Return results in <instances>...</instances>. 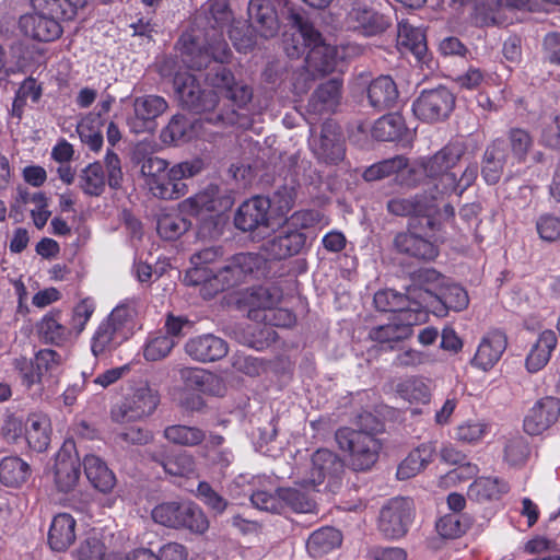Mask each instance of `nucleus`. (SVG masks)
<instances>
[{
    "mask_svg": "<svg viewBox=\"0 0 560 560\" xmlns=\"http://www.w3.org/2000/svg\"><path fill=\"white\" fill-rule=\"evenodd\" d=\"M412 502L406 498H393L380 510L377 518L378 530L388 539L404 537L413 521Z\"/></svg>",
    "mask_w": 560,
    "mask_h": 560,
    "instance_id": "9d476101",
    "label": "nucleus"
},
{
    "mask_svg": "<svg viewBox=\"0 0 560 560\" xmlns=\"http://www.w3.org/2000/svg\"><path fill=\"white\" fill-rule=\"evenodd\" d=\"M508 159L505 141L502 139H495L486 149L481 175L488 184L493 185L500 180Z\"/></svg>",
    "mask_w": 560,
    "mask_h": 560,
    "instance_id": "c9c22d12",
    "label": "nucleus"
},
{
    "mask_svg": "<svg viewBox=\"0 0 560 560\" xmlns=\"http://www.w3.org/2000/svg\"><path fill=\"white\" fill-rule=\"evenodd\" d=\"M155 523L171 528H186L202 534L209 528V522L202 510L189 501L163 502L152 510Z\"/></svg>",
    "mask_w": 560,
    "mask_h": 560,
    "instance_id": "39448f33",
    "label": "nucleus"
},
{
    "mask_svg": "<svg viewBox=\"0 0 560 560\" xmlns=\"http://www.w3.org/2000/svg\"><path fill=\"white\" fill-rule=\"evenodd\" d=\"M419 299H409L406 301L404 308H400L395 316L399 326H404L408 330V338L412 335V328L416 325L423 323L427 319V312L424 308L431 305H418Z\"/></svg>",
    "mask_w": 560,
    "mask_h": 560,
    "instance_id": "13d9d810",
    "label": "nucleus"
},
{
    "mask_svg": "<svg viewBox=\"0 0 560 560\" xmlns=\"http://www.w3.org/2000/svg\"><path fill=\"white\" fill-rule=\"evenodd\" d=\"M282 299V291L277 285H260L252 288L246 296L248 316L259 320L261 315L277 306Z\"/></svg>",
    "mask_w": 560,
    "mask_h": 560,
    "instance_id": "c756f323",
    "label": "nucleus"
},
{
    "mask_svg": "<svg viewBox=\"0 0 560 560\" xmlns=\"http://www.w3.org/2000/svg\"><path fill=\"white\" fill-rule=\"evenodd\" d=\"M175 345L176 341L170 336H151L143 346V357L147 361L162 360L171 353Z\"/></svg>",
    "mask_w": 560,
    "mask_h": 560,
    "instance_id": "69168bd1",
    "label": "nucleus"
},
{
    "mask_svg": "<svg viewBox=\"0 0 560 560\" xmlns=\"http://www.w3.org/2000/svg\"><path fill=\"white\" fill-rule=\"evenodd\" d=\"M223 63L214 62L206 74V81L213 88L224 90L228 98L238 107H243L250 102L253 90L245 83L236 82L232 72Z\"/></svg>",
    "mask_w": 560,
    "mask_h": 560,
    "instance_id": "2eb2a0df",
    "label": "nucleus"
},
{
    "mask_svg": "<svg viewBox=\"0 0 560 560\" xmlns=\"http://www.w3.org/2000/svg\"><path fill=\"white\" fill-rule=\"evenodd\" d=\"M199 121H191L182 115H175L162 131V140L165 143L185 142L194 138Z\"/></svg>",
    "mask_w": 560,
    "mask_h": 560,
    "instance_id": "8fccbe9b",
    "label": "nucleus"
},
{
    "mask_svg": "<svg viewBox=\"0 0 560 560\" xmlns=\"http://www.w3.org/2000/svg\"><path fill=\"white\" fill-rule=\"evenodd\" d=\"M395 247L404 254L424 260H432L439 255L438 246L415 233H399L394 240Z\"/></svg>",
    "mask_w": 560,
    "mask_h": 560,
    "instance_id": "e433bc0d",
    "label": "nucleus"
},
{
    "mask_svg": "<svg viewBox=\"0 0 560 560\" xmlns=\"http://www.w3.org/2000/svg\"><path fill=\"white\" fill-rule=\"evenodd\" d=\"M345 465L341 458L327 448L317 450L311 459L308 476L302 486L318 487L326 482L325 489L335 492L340 483Z\"/></svg>",
    "mask_w": 560,
    "mask_h": 560,
    "instance_id": "1a4fd4ad",
    "label": "nucleus"
},
{
    "mask_svg": "<svg viewBox=\"0 0 560 560\" xmlns=\"http://www.w3.org/2000/svg\"><path fill=\"white\" fill-rule=\"evenodd\" d=\"M349 28L360 30L365 35H375L389 26V19L374 10L365 0H354L346 15Z\"/></svg>",
    "mask_w": 560,
    "mask_h": 560,
    "instance_id": "4468645a",
    "label": "nucleus"
},
{
    "mask_svg": "<svg viewBox=\"0 0 560 560\" xmlns=\"http://www.w3.org/2000/svg\"><path fill=\"white\" fill-rule=\"evenodd\" d=\"M468 303V294L462 287L445 283L430 305L434 315L444 317L450 311L460 312L465 310Z\"/></svg>",
    "mask_w": 560,
    "mask_h": 560,
    "instance_id": "7c9ffc66",
    "label": "nucleus"
},
{
    "mask_svg": "<svg viewBox=\"0 0 560 560\" xmlns=\"http://www.w3.org/2000/svg\"><path fill=\"white\" fill-rule=\"evenodd\" d=\"M397 393L411 404H427L430 400V388L420 377L404 380L397 385Z\"/></svg>",
    "mask_w": 560,
    "mask_h": 560,
    "instance_id": "bf43d9fd",
    "label": "nucleus"
},
{
    "mask_svg": "<svg viewBox=\"0 0 560 560\" xmlns=\"http://www.w3.org/2000/svg\"><path fill=\"white\" fill-rule=\"evenodd\" d=\"M262 258L253 253H240L231 257L224 266L214 271L208 282V289L213 293L226 290L244 282L248 276L258 270Z\"/></svg>",
    "mask_w": 560,
    "mask_h": 560,
    "instance_id": "6e6552de",
    "label": "nucleus"
},
{
    "mask_svg": "<svg viewBox=\"0 0 560 560\" xmlns=\"http://www.w3.org/2000/svg\"><path fill=\"white\" fill-rule=\"evenodd\" d=\"M341 533L334 527H323L314 533L307 539L306 548L311 556L322 557L332 551L341 545Z\"/></svg>",
    "mask_w": 560,
    "mask_h": 560,
    "instance_id": "49530a36",
    "label": "nucleus"
},
{
    "mask_svg": "<svg viewBox=\"0 0 560 560\" xmlns=\"http://www.w3.org/2000/svg\"><path fill=\"white\" fill-rule=\"evenodd\" d=\"M83 466L88 480L95 489L103 493L113 490L116 485L115 475L102 458L95 455H86Z\"/></svg>",
    "mask_w": 560,
    "mask_h": 560,
    "instance_id": "ea45409f",
    "label": "nucleus"
},
{
    "mask_svg": "<svg viewBox=\"0 0 560 560\" xmlns=\"http://www.w3.org/2000/svg\"><path fill=\"white\" fill-rule=\"evenodd\" d=\"M106 175L101 162H93L86 165L79 175V186L85 195L101 196L105 191L106 183L113 189H118L122 183V171L120 159L107 150L104 159Z\"/></svg>",
    "mask_w": 560,
    "mask_h": 560,
    "instance_id": "423d86ee",
    "label": "nucleus"
},
{
    "mask_svg": "<svg viewBox=\"0 0 560 560\" xmlns=\"http://www.w3.org/2000/svg\"><path fill=\"white\" fill-rule=\"evenodd\" d=\"M159 402L158 392L147 383H140L122 401L113 406L110 417L117 423L141 420L151 416Z\"/></svg>",
    "mask_w": 560,
    "mask_h": 560,
    "instance_id": "0eeeda50",
    "label": "nucleus"
},
{
    "mask_svg": "<svg viewBox=\"0 0 560 560\" xmlns=\"http://www.w3.org/2000/svg\"><path fill=\"white\" fill-rule=\"evenodd\" d=\"M281 505H288L294 512L308 513L314 509L313 500L302 490L296 488L279 489Z\"/></svg>",
    "mask_w": 560,
    "mask_h": 560,
    "instance_id": "338daca9",
    "label": "nucleus"
},
{
    "mask_svg": "<svg viewBox=\"0 0 560 560\" xmlns=\"http://www.w3.org/2000/svg\"><path fill=\"white\" fill-rule=\"evenodd\" d=\"M269 209L270 200L261 196L244 201L235 214V226L244 232L268 226Z\"/></svg>",
    "mask_w": 560,
    "mask_h": 560,
    "instance_id": "6ab92c4d",
    "label": "nucleus"
},
{
    "mask_svg": "<svg viewBox=\"0 0 560 560\" xmlns=\"http://www.w3.org/2000/svg\"><path fill=\"white\" fill-rule=\"evenodd\" d=\"M305 233L294 230L276 235L264 244V250L270 259H285L298 255L306 245Z\"/></svg>",
    "mask_w": 560,
    "mask_h": 560,
    "instance_id": "a878e982",
    "label": "nucleus"
},
{
    "mask_svg": "<svg viewBox=\"0 0 560 560\" xmlns=\"http://www.w3.org/2000/svg\"><path fill=\"white\" fill-rule=\"evenodd\" d=\"M247 11L252 26L261 37L270 38L278 33L277 12L269 0H250Z\"/></svg>",
    "mask_w": 560,
    "mask_h": 560,
    "instance_id": "bb28decb",
    "label": "nucleus"
},
{
    "mask_svg": "<svg viewBox=\"0 0 560 560\" xmlns=\"http://www.w3.org/2000/svg\"><path fill=\"white\" fill-rule=\"evenodd\" d=\"M406 132L404 117L392 113L378 118L372 129V135L380 141H396Z\"/></svg>",
    "mask_w": 560,
    "mask_h": 560,
    "instance_id": "09e8293b",
    "label": "nucleus"
},
{
    "mask_svg": "<svg viewBox=\"0 0 560 560\" xmlns=\"http://www.w3.org/2000/svg\"><path fill=\"white\" fill-rule=\"evenodd\" d=\"M506 337L499 330L490 331L480 341L471 359V365L481 370H491L506 349Z\"/></svg>",
    "mask_w": 560,
    "mask_h": 560,
    "instance_id": "393cba45",
    "label": "nucleus"
},
{
    "mask_svg": "<svg viewBox=\"0 0 560 560\" xmlns=\"http://www.w3.org/2000/svg\"><path fill=\"white\" fill-rule=\"evenodd\" d=\"M164 438L174 444L191 447L202 443L206 433L197 427L174 424L165 428Z\"/></svg>",
    "mask_w": 560,
    "mask_h": 560,
    "instance_id": "4d7b16f0",
    "label": "nucleus"
},
{
    "mask_svg": "<svg viewBox=\"0 0 560 560\" xmlns=\"http://www.w3.org/2000/svg\"><path fill=\"white\" fill-rule=\"evenodd\" d=\"M50 419L44 413H31L25 422V439L36 452H44L50 443Z\"/></svg>",
    "mask_w": 560,
    "mask_h": 560,
    "instance_id": "58836bf2",
    "label": "nucleus"
},
{
    "mask_svg": "<svg viewBox=\"0 0 560 560\" xmlns=\"http://www.w3.org/2000/svg\"><path fill=\"white\" fill-rule=\"evenodd\" d=\"M342 81L334 78L320 84L312 94L307 107L315 114L335 110L341 97Z\"/></svg>",
    "mask_w": 560,
    "mask_h": 560,
    "instance_id": "473e14b6",
    "label": "nucleus"
},
{
    "mask_svg": "<svg viewBox=\"0 0 560 560\" xmlns=\"http://www.w3.org/2000/svg\"><path fill=\"white\" fill-rule=\"evenodd\" d=\"M489 432V425L481 420H467L454 429V439L464 444H476Z\"/></svg>",
    "mask_w": 560,
    "mask_h": 560,
    "instance_id": "680f3d73",
    "label": "nucleus"
},
{
    "mask_svg": "<svg viewBox=\"0 0 560 560\" xmlns=\"http://www.w3.org/2000/svg\"><path fill=\"white\" fill-rule=\"evenodd\" d=\"M292 23L296 31L292 34L291 43H285L287 55L299 58L305 54L306 70L312 77L332 72L339 59L338 49L326 44L322 34L301 15L293 14Z\"/></svg>",
    "mask_w": 560,
    "mask_h": 560,
    "instance_id": "f03ea898",
    "label": "nucleus"
},
{
    "mask_svg": "<svg viewBox=\"0 0 560 560\" xmlns=\"http://www.w3.org/2000/svg\"><path fill=\"white\" fill-rule=\"evenodd\" d=\"M19 25L25 36L39 42L54 40L62 33L57 20L47 14H42L37 10L34 13L22 15Z\"/></svg>",
    "mask_w": 560,
    "mask_h": 560,
    "instance_id": "5701e85b",
    "label": "nucleus"
},
{
    "mask_svg": "<svg viewBox=\"0 0 560 560\" xmlns=\"http://www.w3.org/2000/svg\"><path fill=\"white\" fill-rule=\"evenodd\" d=\"M150 456L171 476L187 477L195 471V460L192 456L187 453H180L172 458L155 453H152Z\"/></svg>",
    "mask_w": 560,
    "mask_h": 560,
    "instance_id": "6e6d98bb",
    "label": "nucleus"
},
{
    "mask_svg": "<svg viewBox=\"0 0 560 560\" xmlns=\"http://www.w3.org/2000/svg\"><path fill=\"white\" fill-rule=\"evenodd\" d=\"M310 148L315 158L325 164L336 165L345 159L346 148L339 126L331 121L322 125L320 132L312 131Z\"/></svg>",
    "mask_w": 560,
    "mask_h": 560,
    "instance_id": "f8f14e48",
    "label": "nucleus"
},
{
    "mask_svg": "<svg viewBox=\"0 0 560 560\" xmlns=\"http://www.w3.org/2000/svg\"><path fill=\"white\" fill-rule=\"evenodd\" d=\"M233 205L232 199L221 195L217 186L210 185L205 190L183 200L179 210L189 215H198L202 212H223Z\"/></svg>",
    "mask_w": 560,
    "mask_h": 560,
    "instance_id": "f3484780",
    "label": "nucleus"
},
{
    "mask_svg": "<svg viewBox=\"0 0 560 560\" xmlns=\"http://www.w3.org/2000/svg\"><path fill=\"white\" fill-rule=\"evenodd\" d=\"M138 315V301L128 299L117 305L105 318L114 328L119 329L128 339L133 334L135 320Z\"/></svg>",
    "mask_w": 560,
    "mask_h": 560,
    "instance_id": "a18cd8bd",
    "label": "nucleus"
},
{
    "mask_svg": "<svg viewBox=\"0 0 560 560\" xmlns=\"http://www.w3.org/2000/svg\"><path fill=\"white\" fill-rule=\"evenodd\" d=\"M210 30L202 37L184 33L178 44L184 65L192 70L210 68L212 62H229L231 50L222 30L233 22L228 0H209L203 7Z\"/></svg>",
    "mask_w": 560,
    "mask_h": 560,
    "instance_id": "f257e3e1",
    "label": "nucleus"
},
{
    "mask_svg": "<svg viewBox=\"0 0 560 560\" xmlns=\"http://www.w3.org/2000/svg\"><path fill=\"white\" fill-rule=\"evenodd\" d=\"M530 454L528 441L521 434L505 438L503 446V459L511 467L524 465Z\"/></svg>",
    "mask_w": 560,
    "mask_h": 560,
    "instance_id": "5fc2aeb1",
    "label": "nucleus"
},
{
    "mask_svg": "<svg viewBox=\"0 0 560 560\" xmlns=\"http://www.w3.org/2000/svg\"><path fill=\"white\" fill-rule=\"evenodd\" d=\"M407 165L408 161L406 158L401 155L394 156L368 167L363 173V178L368 182L378 180L397 173L407 167Z\"/></svg>",
    "mask_w": 560,
    "mask_h": 560,
    "instance_id": "e2e57ef3",
    "label": "nucleus"
},
{
    "mask_svg": "<svg viewBox=\"0 0 560 560\" xmlns=\"http://www.w3.org/2000/svg\"><path fill=\"white\" fill-rule=\"evenodd\" d=\"M203 167V161L199 158L174 164L170 167L167 175L160 179V183L170 189L176 185L178 190L168 191L170 196L158 198L162 200H176L184 197L188 192V186L183 180L198 175Z\"/></svg>",
    "mask_w": 560,
    "mask_h": 560,
    "instance_id": "a211bd4d",
    "label": "nucleus"
},
{
    "mask_svg": "<svg viewBox=\"0 0 560 560\" xmlns=\"http://www.w3.org/2000/svg\"><path fill=\"white\" fill-rule=\"evenodd\" d=\"M168 170V162L158 156H148L141 162L140 174L152 196L166 197L170 196L168 191L178 190L176 186L170 189L160 183V179L167 175Z\"/></svg>",
    "mask_w": 560,
    "mask_h": 560,
    "instance_id": "c85d7f7f",
    "label": "nucleus"
},
{
    "mask_svg": "<svg viewBox=\"0 0 560 560\" xmlns=\"http://www.w3.org/2000/svg\"><path fill=\"white\" fill-rule=\"evenodd\" d=\"M560 416V401L555 397L538 400L524 419V429L530 435L540 434Z\"/></svg>",
    "mask_w": 560,
    "mask_h": 560,
    "instance_id": "412c9836",
    "label": "nucleus"
},
{
    "mask_svg": "<svg viewBox=\"0 0 560 560\" xmlns=\"http://www.w3.org/2000/svg\"><path fill=\"white\" fill-rule=\"evenodd\" d=\"M30 465L16 456L4 457L0 462V481L8 487H20L30 477Z\"/></svg>",
    "mask_w": 560,
    "mask_h": 560,
    "instance_id": "de8ad7c7",
    "label": "nucleus"
},
{
    "mask_svg": "<svg viewBox=\"0 0 560 560\" xmlns=\"http://www.w3.org/2000/svg\"><path fill=\"white\" fill-rule=\"evenodd\" d=\"M190 222L176 214H164L158 220V233L164 240H176L188 231Z\"/></svg>",
    "mask_w": 560,
    "mask_h": 560,
    "instance_id": "0e129e2a",
    "label": "nucleus"
},
{
    "mask_svg": "<svg viewBox=\"0 0 560 560\" xmlns=\"http://www.w3.org/2000/svg\"><path fill=\"white\" fill-rule=\"evenodd\" d=\"M408 329L399 326L395 316L384 325L375 326L369 331V339L380 345H387L393 349V343L408 339Z\"/></svg>",
    "mask_w": 560,
    "mask_h": 560,
    "instance_id": "864d4df0",
    "label": "nucleus"
},
{
    "mask_svg": "<svg viewBox=\"0 0 560 560\" xmlns=\"http://www.w3.org/2000/svg\"><path fill=\"white\" fill-rule=\"evenodd\" d=\"M174 89L180 104L197 113L205 114L202 120L210 124H233L234 113L223 116L220 113H210L218 105V95L214 90H201L196 78L187 72H178L174 77Z\"/></svg>",
    "mask_w": 560,
    "mask_h": 560,
    "instance_id": "20e7f679",
    "label": "nucleus"
},
{
    "mask_svg": "<svg viewBox=\"0 0 560 560\" xmlns=\"http://www.w3.org/2000/svg\"><path fill=\"white\" fill-rule=\"evenodd\" d=\"M75 520L68 513L57 514L48 532V545L54 551H66L75 540Z\"/></svg>",
    "mask_w": 560,
    "mask_h": 560,
    "instance_id": "2f4dec72",
    "label": "nucleus"
},
{
    "mask_svg": "<svg viewBox=\"0 0 560 560\" xmlns=\"http://www.w3.org/2000/svg\"><path fill=\"white\" fill-rule=\"evenodd\" d=\"M556 346V334L552 330L542 331L526 358L528 372L536 373L540 371L549 362L551 352L555 350Z\"/></svg>",
    "mask_w": 560,
    "mask_h": 560,
    "instance_id": "79ce46f5",
    "label": "nucleus"
},
{
    "mask_svg": "<svg viewBox=\"0 0 560 560\" xmlns=\"http://www.w3.org/2000/svg\"><path fill=\"white\" fill-rule=\"evenodd\" d=\"M408 293L402 295L393 290H381L374 294V305L381 312H393L395 315L409 301Z\"/></svg>",
    "mask_w": 560,
    "mask_h": 560,
    "instance_id": "774afa93",
    "label": "nucleus"
},
{
    "mask_svg": "<svg viewBox=\"0 0 560 560\" xmlns=\"http://www.w3.org/2000/svg\"><path fill=\"white\" fill-rule=\"evenodd\" d=\"M510 490L508 482L494 477H481L469 487L468 493L477 500L499 499Z\"/></svg>",
    "mask_w": 560,
    "mask_h": 560,
    "instance_id": "603ef678",
    "label": "nucleus"
},
{
    "mask_svg": "<svg viewBox=\"0 0 560 560\" xmlns=\"http://www.w3.org/2000/svg\"><path fill=\"white\" fill-rule=\"evenodd\" d=\"M508 140L512 159L517 163L525 162L528 152L534 145V140L529 132L522 128H512L508 132Z\"/></svg>",
    "mask_w": 560,
    "mask_h": 560,
    "instance_id": "052dcab7",
    "label": "nucleus"
},
{
    "mask_svg": "<svg viewBox=\"0 0 560 560\" xmlns=\"http://www.w3.org/2000/svg\"><path fill=\"white\" fill-rule=\"evenodd\" d=\"M77 132L81 141L90 150L98 152L103 145L101 114H88L77 126Z\"/></svg>",
    "mask_w": 560,
    "mask_h": 560,
    "instance_id": "3c124183",
    "label": "nucleus"
},
{
    "mask_svg": "<svg viewBox=\"0 0 560 560\" xmlns=\"http://www.w3.org/2000/svg\"><path fill=\"white\" fill-rule=\"evenodd\" d=\"M167 107V102L159 95L136 97L133 101V116L129 117L127 120L130 130L135 133L152 130L154 120L161 116Z\"/></svg>",
    "mask_w": 560,
    "mask_h": 560,
    "instance_id": "dca6fc26",
    "label": "nucleus"
},
{
    "mask_svg": "<svg viewBox=\"0 0 560 560\" xmlns=\"http://www.w3.org/2000/svg\"><path fill=\"white\" fill-rule=\"evenodd\" d=\"M80 459L66 447L60 450L55 459L54 481L60 492H70L77 486L81 470Z\"/></svg>",
    "mask_w": 560,
    "mask_h": 560,
    "instance_id": "b1692460",
    "label": "nucleus"
},
{
    "mask_svg": "<svg viewBox=\"0 0 560 560\" xmlns=\"http://www.w3.org/2000/svg\"><path fill=\"white\" fill-rule=\"evenodd\" d=\"M368 100L377 110L392 108L398 100V90L394 80L388 75L374 79L368 88Z\"/></svg>",
    "mask_w": 560,
    "mask_h": 560,
    "instance_id": "4c0bfd02",
    "label": "nucleus"
},
{
    "mask_svg": "<svg viewBox=\"0 0 560 560\" xmlns=\"http://www.w3.org/2000/svg\"><path fill=\"white\" fill-rule=\"evenodd\" d=\"M358 429L340 428L335 434L340 450L348 452L354 470H368L377 460L382 447L376 434L383 431L382 422L372 413L359 416Z\"/></svg>",
    "mask_w": 560,
    "mask_h": 560,
    "instance_id": "7ed1b4c3",
    "label": "nucleus"
},
{
    "mask_svg": "<svg viewBox=\"0 0 560 560\" xmlns=\"http://www.w3.org/2000/svg\"><path fill=\"white\" fill-rule=\"evenodd\" d=\"M397 43L401 49L410 51L418 60H421L428 50L423 30L409 21L398 23Z\"/></svg>",
    "mask_w": 560,
    "mask_h": 560,
    "instance_id": "a19ab883",
    "label": "nucleus"
},
{
    "mask_svg": "<svg viewBox=\"0 0 560 560\" xmlns=\"http://www.w3.org/2000/svg\"><path fill=\"white\" fill-rule=\"evenodd\" d=\"M86 0H32L35 10L54 18L58 22L60 20H72L79 8H83Z\"/></svg>",
    "mask_w": 560,
    "mask_h": 560,
    "instance_id": "c03bdc74",
    "label": "nucleus"
},
{
    "mask_svg": "<svg viewBox=\"0 0 560 560\" xmlns=\"http://www.w3.org/2000/svg\"><path fill=\"white\" fill-rule=\"evenodd\" d=\"M455 106V96L445 86L423 90L413 101V114L422 121L435 122L450 116Z\"/></svg>",
    "mask_w": 560,
    "mask_h": 560,
    "instance_id": "9b49d317",
    "label": "nucleus"
},
{
    "mask_svg": "<svg viewBox=\"0 0 560 560\" xmlns=\"http://www.w3.org/2000/svg\"><path fill=\"white\" fill-rule=\"evenodd\" d=\"M465 153V143L462 141H453L439 150L434 155L421 159L419 164L428 177L440 178L444 186L447 184V175H453L451 170L459 162Z\"/></svg>",
    "mask_w": 560,
    "mask_h": 560,
    "instance_id": "ddd939ff",
    "label": "nucleus"
},
{
    "mask_svg": "<svg viewBox=\"0 0 560 560\" xmlns=\"http://www.w3.org/2000/svg\"><path fill=\"white\" fill-rule=\"evenodd\" d=\"M412 281V285L407 289L408 298H418L419 306L430 305L446 283L445 277L431 268L418 270Z\"/></svg>",
    "mask_w": 560,
    "mask_h": 560,
    "instance_id": "4be33fe9",
    "label": "nucleus"
},
{
    "mask_svg": "<svg viewBox=\"0 0 560 560\" xmlns=\"http://www.w3.org/2000/svg\"><path fill=\"white\" fill-rule=\"evenodd\" d=\"M433 208V198L416 195L413 197H396L387 202V210L395 215H428Z\"/></svg>",
    "mask_w": 560,
    "mask_h": 560,
    "instance_id": "37998d69",
    "label": "nucleus"
},
{
    "mask_svg": "<svg viewBox=\"0 0 560 560\" xmlns=\"http://www.w3.org/2000/svg\"><path fill=\"white\" fill-rule=\"evenodd\" d=\"M435 453L436 445L434 442L422 443L399 464L397 478L406 480L415 477L433 460Z\"/></svg>",
    "mask_w": 560,
    "mask_h": 560,
    "instance_id": "f704fd0d",
    "label": "nucleus"
},
{
    "mask_svg": "<svg viewBox=\"0 0 560 560\" xmlns=\"http://www.w3.org/2000/svg\"><path fill=\"white\" fill-rule=\"evenodd\" d=\"M185 352L192 360L207 363L224 358L229 352V347L224 339L212 334H205L188 339L185 343Z\"/></svg>",
    "mask_w": 560,
    "mask_h": 560,
    "instance_id": "aec40b11",
    "label": "nucleus"
},
{
    "mask_svg": "<svg viewBox=\"0 0 560 560\" xmlns=\"http://www.w3.org/2000/svg\"><path fill=\"white\" fill-rule=\"evenodd\" d=\"M223 255L221 247L211 246L195 253L191 258L192 268L188 270L185 281L194 285H203V291L208 290V282L211 279L214 270L207 267L213 264Z\"/></svg>",
    "mask_w": 560,
    "mask_h": 560,
    "instance_id": "cd10ccee",
    "label": "nucleus"
},
{
    "mask_svg": "<svg viewBox=\"0 0 560 560\" xmlns=\"http://www.w3.org/2000/svg\"><path fill=\"white\" fill-rule=\"evenodd\" d=\"M128 338L105 319L97 326L91 339V351L95 358L109 355Z\"/></svg>",
    "mask_w": 560,
    "mask_h": 560,
    "instance_id": "72a5a7b5",
    "label": "nucleus"
}]
</instances>
